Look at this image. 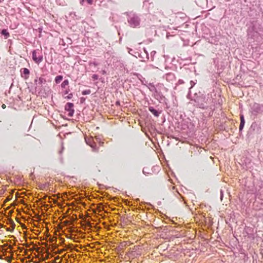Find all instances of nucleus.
Instances as JSON below:
<instances>
[{
	"label": "nucleus",
	"instance_id": "f257e3e1",
	"mask_svg": "<svg viewBox=\"0 0 263 263\" xmlns=\"http://www.w3.org/2000/svg\"><path fill=\"white\" fill-rule=\"evenodd\" d=\"M32 59L36 63L39 64L43 61V56L40 54L39 51L34 50L32 52Z\"/></svg>",
	"mask_w": 263,
	"mask_h": 263
},
{
	"label": "nucleus",
	"instance_id": "f03ea898",
	"mask_svg": "<svg viewBox=\"0 0 263 263\" xmlns=\"http://www.w3.org/2000/svg\"><path fill=\"white\" fill-rule=\"evenodd\" d=\"M73 104L72 103H67L65 106V109L67 110L68 113V116L69 117H72L74 112L73 109Z\"/></svg>",
	"mask_w": 263,
	"mask_h": 263
},
{
	"label": "nucleus",
	"instance_id": "7ed1b4c3",
	"mask_svg": "<svg viewBox=\"0 0 263 263\" xmlns=\"http://www.w3.org/2000/svg\"><path fill=\"white\" fill-rule=\"evenodd\" d=\"M129 23L133 27H136L139 25L140 20L137 17H133L130 18Z\"/></svg>",
	"mask_w": 263,
	"mask_h": 263
},
{
	"label": "nucleus",
	"instance_id": "20e7f679",
	"mask_svg": "<svg viewBox=\"0 0 263 263\" xmlns=\"http://www.w3.org/2000/svg\"><path fill=\"white\" fill-rule=\"evenodd\" d=\"M22 70V77H23L25 79H27L29 78V75L30 73L29 70L26 68H23Z\"/></svg>",
	"mask_w": 263,
	"mask_h": 263
},
{
	"label": "nucleus",
	"instance_id": "39448f33",
	"mask_svg": "<svg viewBox=\"0 0 263 263\" xmlns=\"http://www.w3.org/2000/svg\"><path fill=\"white\" fill-rule=\"evenodd\" d=\"M62 80H63V76H58L55 78V82L57 84H59L62 81Z\"/></svg>",
	"mask_w": 263,
	"mask_h": 263
},
{
	"label": "nucleus",
	"instance_id": "423d86ee",
	"mask_svg": "<svg viewBox=\"0 0 263 263\" xmlns=\"http://www.w3.org/2000/svg\"><path fill=\"white\" fill-rule=\"evenodd\" d=\"M2 34L5 36V38L7 39L9 36V33L6 29H3L2 31Z\"/></svg>",
	"mask_w": 263,
	"mask_h": 263
},
{
	"label": "nucleus",
	"instance_id": "0eeeda50",
	"mask_svg": "<svg viewBox=\"0 0 263 263\" xmlns=\"http://www.w3.org/2000/svg\"><path fill=\"white\" fill-rule=\"evenodd\" d=\"M69 84V81L68 80H64L61 84V87L62 88H65V87Z\"/></svg>",
	"mask_w": 263,
	"mask_h": 263
},
{
	"label": "nucleus",
	"instance_id": "6e6552de",
	"mask_svg": "<svg viewBox=\"0 0 263 263\" xmlns=\"http://www.w3.org/2000/svg\"><path fill=\"white\" fill-rule=\"evenodd\" d=\"M149 110L152 112L155 116H158L159 114L158 111L154 108H149Z\"/></svg>",
	"mask_w": 263,
	"mask_h": 263
},
{
	"label": "nucleus",
	"instance_id": "1a4fd4ad",
	"mask_svg": "<svg viewBox=\"0 0 263 263\" xmlns=\"http://www.w3.org/2000/svg\"><path fill=\"white\" fill-rule=\"evenodd\" d=\"M90 92H91L90 90L88 89V90H85L82 91V93L83 95H86L90 94Z\"/></svg>",
	"mask_w": 263,
	"mask_h": 263
},
{
	"label": "nucleus",
	"instance_id": "9d476101",
	"mask_svg": "<svg viewBox=\"0 0 263 263\" xmlns=\"http://www.w3.org/2000/svg\"><path fill=\"white\" fill-rule=\"evenodd\" d=\"M73 97V95L72 93H69L67 96L65 97V99H67L68 100L71 99Z\"/></svg>",
	"mask_w": 263,
	"mask_h": 263
},
{
	"label": "nucleus",
	"instance_id": "9b49d317",
	"mask_svg": "<svg viewBox=\"0 0 263 263\" xmlns=\"http://www.w3.org/2000/svg\"><path fill=\"white\" fill-rule=\"evenodd\" d=\"M244 125H245V123H242V122H240V125H239V130H242V128H243L244 127Z\"/></svg>",
	"mask_w": 263,
	"mask_h": 263
},
{
	"label": "nucleus",
	"instance_id": "f8f14e48",
	"mask_svg": "<svg viewBox=\"0 0 263 263\" xmlns=\"http://www.w3.org/2000/svg\"><path fill=\"white\" fill-rule=\"evenodd\" d=\"M240 122L245 123V119L243 115L240 116Z\"/></svg>",
	"mask_w": 263,
	"mask_h": 263
},
{
	"label": "nucleus",
	"instance_id": "ddd939ff",
	"mask_svg": "<svg viewBox=\"0 0 263 263\" xmlns=\"http://www.w3.org/2000/svg\"><path fill=\"white\" fill-rule=\"evenodd\" d=\"M92 78L94 79V80H97L98 78V77L97 75L96 74H93L92 77Z\"/></svg>",
	"mask_w": 263,
	"mask_h": 263
},
{
	"label": "nucleus",
	"instance_id": "4468645a",
	"mask_svg": "<svg viewBox=\"0 0 263 263\" xmlns=\"http://www.w3.org/2000/svg\"><path fill=\"white\" fill-rule=\"evenodd\" d=\"M86 1L89 4L91 5L92 3V0H86Z\"/></svg>",
	"mask_w": 263,
	"mask_h": 263
},
{
	"label": "nucleus",
	"instance_id": "2eb2a0df",
	"mask_svg": "<svg viewBox=\"0 0 263 263\" xmlns=\"http://www.w3.org/2000/svg\"><path fill=\"white\" fill-rule=\"evenodd\" d=\"M2 107L3 109H5L6 108V105L5 104H2Z\"/></svg>",
	"mask_w": 263,
	"mask_h": 263
},
{
	"label": "nucleus",
	"instance_id": "dca6fc26",
	"mask_svg": "<svg viewBox=\"0 0 263 263\" xmlns=\"http://www.w3.org/2000/svg\"><path fill=\"white\" fill-rule=\"evenodd\" d=\"M191 87H192L193 86V85L195 84V83L192 81H191Z\"/></svg>",
	"mask_w": 263,
	"mask_h": 263
},
{
	"label": "nucleus",
	"instance_id": "f3484780",
	"mask_svg": "<svg viewBox=\"0 0 263 263\" xmlns=\"http://www.w3.org/2000/svg\"><path fill=\"white\" fill-rule=\"evenodd\" d=\"M43 79L42 78H40L39 79V82H41V83H42L43 82Z\"/></svg>",
	"mask_w": 263,
	"mask_h": 263
},
{
	"label": "nucleus",
	"instance_id": "a211bd4d",
	"mask_svg": "<svg viewBox=\"0 0 263 263\" xmlns=\"http://www.w3.org/2000/svg\"><path fill=\"white\" fill-rule=\"evenodd\" d=\"M68 92H69V91H68V90H66L65 91V92H64V95H66V94H68Z\"/></svg>",
	"mask_w": 263,
	"mask_h": 263
},
{
	"label": "nucleus",
	"instance_id": "6ab92c4d",
	"mask_svg": "<svg viewBox=\"0 0 263 263\" xmlns=\"http://www.w3.org/2000/svg\"><path fill=\"white\" fill-rule=\"evenodd\" d=\"M7 231H9V228H8V229H7Z\"/></svg>",
	"mask_w": 263,
	"mask_h": 263
},
{
	"label": "nucleus",
	"instance_id": "aec40b11",
	"mask_svg": "<svg viewBox=\"0 0 263 263\" xmlns=\"http://www.w3.org/2000/svg\"><path fill=\"white\" fill-rule=\"evenodd\" d=\"M59 257L58 256V257H57L56 259H59Z\"/></svg>",
	"mask_w": 263,
	"mask_h": 263
}]
</instances>
